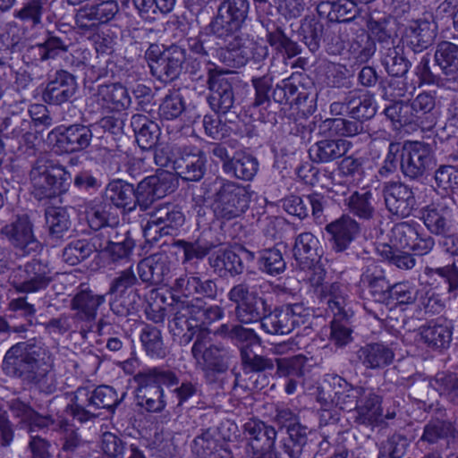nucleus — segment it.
Listing matches in <instances>:
<instances>
[{
	"instance_id": "1",
	"label": "nucleus",
	"mask_w": 458,
	"mask_h": 458,
	"mask_svg": "<svg viewBox=\"0 0 458 458\" xmlns=\"http://www.w3.org/2000/svg\"><path fill=\"white\" fill-rule=\"evenodd\" d=\"M173 290L184 297L195 296L191 300L173 297L169 304L170 319L168 328L182 345L188 344L203 327L223 318V310L216 305H208L203 298L214 300L217 295L215 280H203L197 274H186L175 279Z\"/></svg>"
},
{
	"instance_id": "2",
	"label": "nucleus",
	"mask_w": 458,
	"mask_h": 458,
	"mask_svg": "<svg viewBox=\"0 0 458 458\" xmlns=\"http://www.w3.org/2000/svg\"><path fill=\"white\" fill-rule=\"evenodd\" d=\"M2 369L6 376L34 386L42 393L50 394L57 389L54 360L36 344L21 342L13 345L4 357Z\"/></svg>"
},
{
	"instance_id": "3",
	"label": "nucleus",
	"mask_w": 458,
	"mask_h": 458,
	"mask_svg": "<svg viewBox=\"0 0 458 458\" xmlns=\"http://www.w3.org/2000/svg\"><path fill=\"white\" fill-rule=\"evenodd\" d=\"M31 194L38 200L55 199L66 193L72 183L67 169L52 160L38 158L30 172Z\"/></svg>"
},
{
	"instance_id": "4",
	"label": "nucleus",
	"mask_w": 458,
	"mask_h": 458,
	"mask_svg": "<svg viewBox=\"0 0 458 458\" xmlns=\"http://www.w3.org/2000/svg\"><path fill=\"white\" fill-rule=\"evenodd\" d=\"M137 380L138 404L148 412H160L165 407L162 386L170 387L179 383L176 374L163 367H155L139 373Z\"/></svg>"
},
{
	"instance_id": "5",
	"label": "nucleus",
	"mask_w": 458,
	"mask_h": 458,
	"mask_svg": "<svg viewBox=\"0 0 458 458\" xmlns=\"http://www.w3.org/2000/svg\"><path fill=\"white\" fill-rule=\"evenodd\" d=\"M213 185L216 187L213 205L216 216L231 220L249 208L250 195L246 187L220 177L214 180Z\"/></svg>"
},
{
	"instance_id": "6",
	"label": "nucleus",
	"mask_w": 458,
	"mask_h": 458,
	"mask_svg": "<svg viewBox=\"0 0 458 458\" xmlns=\"http://www.w3.org/2000/svg\"><path fill=\"white\" fill-rule=\"evenodd\" d=\"M148 215L149 218L143 227V233L152 241H157L162 236L177 235L185 223L182 207L172 202L154 206Z\"/></svg>"
},
{
	"instance_id": "7",
	"label": "nucleus",
	"mask_w": 458,
	"mask_h": 458,
	"mask_svg": "<svg viewBox=\"0 0 458 458\" xmlns=\"http://www.w3.org/2000/svg\"><path fill=\"white\" fill-rule=\"evenodd\" d=\"M249 10V0H223L208 26L209 33L223 40L233 37L242 29Z\"/></svg>"
},
{
	"instance_id": "8",
	"label": "nucleus",
	"mask_w": 458,
	"mask_h": 458,
	"mask_svg": "<svg viewBox=\"0 0 458 458\" xmlns=\"http://www.w3.org/2000/svg\"><path fill=\"white\" fill-rule=\"evenodd\" d=\"M196 364L204 372L207 380L213 381L216 374L225 373L234 355L228 349L210 344L208 339L199 334L191 348Z\"/></svg>"
},
{
	"instance_id": "9",
	"label": "nucleus",
	"mask_w": 458,
	"mask_h": 458,
	"mask_svg": "<svg viewBox=\"0 0 458 458\" xmlns=\"http://www.w3.org/2000/svg\"><path fill=\"white\" fill-rule=\"evenodd\" d=\"M227 298L236 304L234 313L237 321L241 324L260 322L267 310V300L259 296L258 292L245 281L233 285L229 290Z\"/></svg>"
},
{
	"instance_id": "10",
	"label": "nucleus",
	"mask_w": 458,
	"mask_h": 458,
	"mask_svg": "<svg viewBox=\"0 0 458 458\" xmlns=\"http://www.w3.org/2000/svg\"><path fill=\"white\" fill-rule=\"evenodd\" d=\"M53 279L48 262L34 259L14 269L9 280L17 293H33L47 289Z\"/></svg>"
},
{
	"instance_id": "11",
	"label": "nucleus",
	"mask_w": 458,
	"mask_h": 458,
	"mask_svg": "<svg viewBox=\"0 0 458 458\" xmlns=\"http://www.w3.org/2000/svg\"><path fill=\"white\" fill-rule=\"evenodd\" d=\"M247 438L245 453L248 458H276L277 431L275 427L259 419H250L243 425Z\"/></svg>"
},
{
	"instance_id": "12",
	"label": "nucleus",
	"mask_w": 458,
	"mask_h": 458,
	"mask_svg": "<svg viewBox=\"0 0 458 458\" xmlns=\"http://www.w3.org/2000/svg\"><path fill=\"white\" fill-rule=\"evenodd\" d=\"M0 234L22 256L40 250L41 244L34 233V224L28 214H18L0 229Z\"/></svg>"
},
{
	"instance_id": "13",
	"label": "nucleus",
	"mask_w": 458,
	"mask_h": 458,
	"mask_svg": "<svg viewBox=\"0 0 458 458\" xmlns=\"http://www.w3.org/2000/svg\"><path fill=\"white\" fill-rule=\"evenodd\" d=\"M210 154L222 163L223 172L233 178L250 181L259 169L256 157L244 152L231 153L225 143L211 145Z\"/></svg>"
},
{
	"instance_id": "14",
	"label": "nucleus",
	"mask_w": 458,
	"mask_h": 458,
	"mask_svg": "<svg viewBox=\"0 0 458 458\" xmlns=\"http://www.w3.org/2000/svg\"><path fill=\"white\" fill-rule=\"evenodd\" d=\"M222 51L224 62L233 68L242 67L250 60L259 63L268 55L267 46L258 43L247 35L235 36Z\"/></svg>"
},
{
	"instance_id": "15",
	"label": "nucleus",
	"mask_w": 458,
	"mask_h": 458,
	"mask_svg": "<svg viewBox=\"0 0 458 458\" xmlns=\"http://www.w3.org/2000/svg\"><path fill=\"white\" fill-rule=\"evenodd\" d=\"M432 165L433 152L429 144L411 141L402 145L401 172L405 177L419 179Z\"/></svg>"
},
{
	"instance_id": "16",
	"label": "nucleus",
	"mask_w": 458,
	"mask_h": 458,
	"mask_svg": "<svg viewBox=\"0 0 458 458\" xmlns=\"http://www.w3.org/2000/svg\"><path fill=\"white\" fill-rule=\"evenodd\" d=\"M174 191L172 176L166 173L151 175L141 180L134 187L135 208L142 212L153 209L154 203Z\"/></svg>"
},
{
	"instance_id": "17",
	"label": "nucleus",
	"mask_w": 458,
	"mask_h": 458,
	"mask_svg": "<svg viewBox=\"0 0 458 458\" xmlns=\"http://www.w3.org/2000/svg\"><path fill=\"white\" fill-rule=\"evenodd\" d=\"M174 171L184 181L198 182L206 173L207 157L197 147L182 145L174 149Z\"/></svg>"
},
{
	"instance_id": "18",
	"label": "nucleus",
	"mask_w": 458,
	"mask_h": 458,
	"mask_svg": "<svg viewBox=\"0 0 458 458\" xmlns=\"http://www.w3.org/2000/svg\"><path fill=\"white\" fill-rule=\"evenodd\" d=\"M207 83L209 89L208 102L215 113L225 114L234 108L235 97L233 85L221 72L209 68Z\"/></svg>"
},
{
	"instance_id": "19",
	"label": "nucleus",
	"mask_w": 458,
	"mask_h": 458,
	"mask_svg": "<svg viewBox=\"0 0 458 458\" xmlns=\"http://www.w3.org/2000/svg\"><path fill=\"white\" fill-rule=\"evenodd\" d=\"M382 195L388 212L398 217L409 216L416 206L414 192L401 182H387L382 186Z\"/></svg>"
},
{
	"instance_id": "20",
	"label": "nucleus",
	"mask_w": 458,
	"mask_h": 458,
	"mask_svg": "<svg viewBox=\"0 0 458 458\" xmlns=\"http://www.w3.org/2000/svg\"><path fill=\"white\" fill-rule=\"evenodd\" d=\"M50 135L55 136L54 147L60 153L82 151L90 145L93 137L90 128L81 123L60 126Z\"/></svg>"
},
{
	"instance_id": "21",
	"label": "nucleus",
	"mask_w": 458,
	"mask_h": 458,
	"mask_svg": "<svg viewBox=\"0 0 458 458\" xmlns=\"http://www.w3.org/2000/svg\"><path fill=\"white\" fill-rule=\"evenodd\" d=\"M72 45L71 39L64 33L56 35L47 32L42 43L30 46L27 48L23 58L27 63L38 64L48 60H54L69 51Z\"/></svg>"
},
{
	"instance_id": "22",
	"label": "nucleus",
	"mask_w": 458,
	"mask_h": 458,
	"mask_svg": "<svg viewBox=\"0 0 458 458\" xmlns=\"http://www.w3.org/2000/svg\"><path fill=\"white\" fill-rule=\"evenodd\" d=\"M286 433L287 437H283L277 445L276 458H301L314 445L315 433L301 423L292 427Z\"/></svg>"
},
{
	"instance_id": "23",
	"label": "nucleus",
	"mask_w": 458,
	"mask_h": 458,
	"mask_svg": "<svg viewBox=\"0 0 458 458\" xmlns=\"http://www.w3.org/2000/svg\"><path fill=\"white\" fill-rule=\"evenodd\" d=\"M360 285L374 301L389 304L391 284L377 263L372 261L362 269Z\"/></svg>"
},
{
	"instance_id": "24",
	"label": "nucleus",
	"mask_w": 458,
	"mask_h": 458,
	"mask_svg": "<svg viewBox=\"0 0 458 458\" xmlns=\"http://www.w3.org/2000/svg\"><path fill=\"white\" fill-rule=\"evenodd\" d=\"M434 59L443 75V87L458 91V45L449 41L438 43Z\"/></svg>"
},
{
	"instance_id": "25",
	"label": "nucleus",
	"mask_w": 458,
	"mask_h": 458,
	"mask_svg": "<svg viewBox=\"0 0 458 458\" xmlns=\"http://www.w3.org/2000/svg\"><path fill=\"white\" fill-rule=\"evenodd\" d=\"M186 60V50L172 45L162 52L157 63L152 65V75L162 82H171L181 74Z\"/></svg>"
},
{
	"instance_id": "26",
	"label": "nucleus",
	"mask_w": 458,
	"mask_h": 458,
	"mask_svg": "<svg viewBox=\"0 0 458 458\" xmlns=\"http://www.w3.org/2000/svg\"><path fill=\"white\" fill-rule=\"evenodd\" d=\"M437 26L433 20L427 18L413 21L406 29L403 44L414 53H421L435 41Z\"/></svg>"
},
{
	"instance_id": "27",
	"label": "nucleus",
	"mask_w": 458,
	"mask_h": 458,
	"mask_svg": "<svg viewBox=\"0 0 458 458\" xmlns=\"http://www.w3.org/2000/svg\"><path fill=\"white\" fill-rule=\"evenodd\" d=\"M140 279L146 284H166L171 277V261L165 253H154L141 259L137 266Z\"/></svg>"
},
{
	"instance_id": "28",
	"label": "nucleus",
	"mask_w": 458,
	"mask_h": 458,
	"mask_svg": "<svg viewBox=\"0 0 458 458\" xmlns=\"http://www.w3.org/2000/svg\"><path fill=\"white\" fill-rule=\"evenodd\" d=\"M325 229L329 234L332 250L335 252L346 250L360 231L359 223L346 215L329 223Z\"/></svg>"
},
{
	"instance_id": "29",
	"label": "nucleus",
	"mask_w": 458,
	"mask_h": 458,
	"mask_svg": "<svg viewBox=\"0 0 458 458\" xmlns=\"http://www.w3.org/2000/svg\"><path fill=\"white\" fill-rule=\"evenodd\" d=\"M329 387L335 393V405L342 411L353 412L368 387L354 386L338 375L328 379Z\"/></svg>"
},
{
	"instance_id": "30",
	"label": "nucleus",
	"mask_w": 458,
	"mask_h": 458,
	"mask_svg": "<svg viewBox=\"0 0 458 458\" xmlns=\"http://www.w3.org/2000/svg\"><path fill=\"white\" fill-rule=\"evenodd\" d=\"M98 405L95 387L80 386L74 392L72 403L66 411L80 422H86L98 416Z\"/></svg>"
},
{
	"instance_id": "31",
	"label": "nucleus",
	"mask_w": 458,
	"mask_h": 458,
	"mask_svg": "<svg viewBox=\"0 0 458 458\" xmlns=\"http://www.w3.org/2000/svg\"><path fill=\"white\" fill-rule=\"evenodd\" d=\"M77 89L75 77L64 70L56 72L43 93L46 101L53 105H61L73 97Z\"/></svg>"
},
{
	"instance_id": "32",
	"label": "nucleus",
	"mask_w": 458,
	"mask_h": 458,
	"mask_svg": "<svg viewBox=\"0 0 458 458\" xmlns=\"http://www.w3.org/2000/svg\"><path fill=\"white\" fill-rule=\"evenodd\" d=\"M382 398L373 388L368 387L355 409L353 420L358 425H377L382 420Z\"/></svg>"
},
{
	"instance_id": "33",
	"label": "nucleus",
	"mask_w": 458,
	"mask_h": 458,
	"mask_svg": "<svg viewBox=\"0 0 458 458\" xmlns=\"http://www.w3.org/2000/svg\"><path fill=\"white\" fill-rule=\"evenodd\" d=\"M105 302V294L96 293L81 285L71 301V309L77 311L80 318L90 322L96 319L98 308Z\"/></svg>"
},
{
	"instance_id": "34",
	"label": "nucleus",
	"mask_w": 458,
	"mask_h": 458,
	"mask_svg": "<svg viewBox=\"0 0 458 458\" xmlns=\"http://www.w3.org/2000/svg\"><path fill=\"white\" fill-rule=\"evenodd\" d=\"M91 98L101 107L115 111L125 110L130 107L131 103L127 89L120 83L98 86Z\"/></svg>"
},
{
	"instance_id": "35",
	"label": "nucleus",
	"mask_w": 458,
	"mask_h": 458,
	"mask_svg": "<svg viewBox=\"0 0 458 458\" xmlns=\"http://www.w3.org/2000/svg\"><path fill=\"white\" fill-rule=\"evenodd\" d=\"M317 11L330 21L349 22L360 13L361 7L352 0H320Z\"/></svg>"
},
{
	"instance_id": "36",
	"label": "nucleus",
	"mask_w": 458,
	"mask_h": 458,
	"mask_svg": "<svg viewBox=\"0 0 458 458\" xmlns=\"http://www.w3.org/2000/svg\"><path fill=\"white\" fill-rule=\"evenodd\" d=\"M260 22L267 31V41L276 51L285 54L290 58L301 53V47L284 33L281 24L267 17L260 18Z\"/></svg>"
},
{
	"instance_id": "37",
	"label": "nucleus",
	"mask_w": 458,
	"mask_h": 458,
	"mask_svg": "<svg viewBox=\"0 0 458 458\" xmlns=\"http://www.w3.org/2000/svg\"><path fill=\"white\" fill-rule=\"evenodd\" d=\"M351 145L344 139H324L310 146L309 156L314 163H330L344 157Z\"/></svg>"
},
{
	"instance_id": "38",
	"label": "nucleus",
	"mask_w": 458,
	"mask_h": 458,
	"mask_svg": "<svg viewBox=\"0 0 458 458\" xmlns=\"http://www.w3.org/2000/svg\"><path fill=\"white\" fill-rule=\"evenodd\" d=\"M416 390L422 392L437 391L441 395L446 396L452 403L458 404V375L438 373L434 379L422 380L411 389V394L416 395Z\"/></svg>"
},
{
	"instance_id": "39",
	"label": "nucleus",
	"mask_w": 458,
	"mask_h": 458,
	"mask_svg": "<svg viewBox=\"0 0 458 458\" xmlns=\"http://www.w3.org/2000/svg\"><path fill=\"white\" fill-rule=\"evenodd\" d=\"M320 135L328 137H354L365 132V125L354 118H327L318 126Z\"/></svg>"
},
{
	"instance_id": "40",
	"label": "nucleus",
	"mask_w": 458,
	"mask_h": 458,
	"mask_svg": "<svg viewBox=\"0 0 458 458\" xmlns=\"http://www.w3.org/2000/svg\"><path fill=\"white\" fill-rule=\"evenodd\" d=\"M417 120V126L429 130L437 123L436 95L431 92H421L410 100Z\"/></svg>"
},
{
	"instance_id": "41",
	"label": "nucleus",
	"mask_w": 458,
	"mask_h": 458,
	"mask_svg": "<svg viewBox=\"0 0 458 458\" xmlns=\"http://www.w3.org/2000/svg\"><path fill=\"white\" fill-rule=\"evenodd\" d=\"M105 198L111 204L125 212H131L135 208V191L133 184L123 180H113L106 187Z\"/></svg>"
},
{
	"instance_id": "42",
	"label": "nucleus",
	"mask_w": 458,
	"mask_h": 458,
	"mask_svg": "<svg viewBox=\"0 0 458 458\" xmlns=\"http://www.w3.org/2000/svg\"><path fill=\"white\" fill-rule=\"evenodd\" d=\"M208 262L214 272L221 277L227 275L235 276L244 270L242 258L231 249L218 250L208 258Z\"/></svg>"
},
{
	"instance_id": "43",
	"label": "nucleus",
	"mask_w": 458,
	"mask_h": 458,
	"mask_svg": "<svg viewBox=\"0 0 458 458\" xmlns=\"http://www.w3.org/2000/svg\"><path fill=\"white\" fill-rule=\"evenodd\" d=\"M131 125L135 134L136 141L143 150L152 149L157 143L160 129L157 123L149 120L144 114H133Z\"/></svg>"
},
{
	"instance_id": "44",
	"label": "nucleus",
	"mask_w": 458,
	"mask_h": 458,
	"mask_svg": "<svg viewBox=\"0 0 458 458\" xmlns=\"http://www.w3.org/2000/svg\"><path fill=\"white\" fill-rule=\"evenodd\" d=\"M420 337L423 342L434 350H443L450 345L452 329L445 319H437L420 327Z\"/></svg>"
},
{
	"instance_id": "45",
	"label": "nucleus",
	"mask_w": 458,
	"mask_h": 458,
	"mask_svg": "<svg viewBox=\"0 0 458 458\" xmlns=\"http://www.w3.org/2000/svg\"><path fill=\"white\" fill-rule=\"evenodd\" d=\"M357 358L366 369H376L389 365L394 360V352L386 345L375 343L360 347Z\"/></svg>"
},
{
	"instance_id": "46",
	"label": "nucleus",
	"mask_w": 458,
	"mask_h": 458,
	"mask_svg": "<svg viewBox=\"0 0 458 458\" xmlns=\"http://www.w3.org/2000/svg\"><path fill=\"white\" fill-rule=\"evenodd\" d=\"M319 250V241L313 233L304 232L295 237L293 253L299 264L306 266L312 264L320 257Z\"/></svg>"
},
{
	"instance_id": "47",
	"label": "nucleus",
	"mask_w": 458,
	"mask_h": 458,
	"mask_svg": "<svg viewBox=\"0 0 458 458\" xmlns=\"http://www.w3.org/2000/svg\"><path fill=\"white\" fill-rule=\"evenodd\" d=\"M47 11L48 0H23L21 7L14 11L13 17L30 29H36L42 25Z\"/></svg>"
},
{
	"instance_id": "48",
	"label": "nucleus",
	"mask_w": 458,
	"mask_h": 458,
	"mask_svg": "<svg viewBox=\"0 0 458 458\" xmlns=\"http://www.w3.org/2000/svg\"><path fill=\"white\" fill-rule=\"evenodd\" d=\"M219 334L228 338L233 344L239 347L240 356L242 348H249L260 343V338L254 329L244 327L242 324H223L218 329Z\"/></svg>"
},
{
	"instance_id": "49",
	"label": "nucleus",
	"mask_w": 458,
	"mask_h": 458,
	"mask_svg": "<svg viewBox=\"0 0 458 458\" xmlns=\"http://www.w3.org/2000/svg\"><path fill=\"white\" fill-rule=\"evenodd\" d=\"M261 329L268 335H287L292 332L284 305L271 310L267 306L260 321Z\"/></svg>"
},
{
	"instance_id": "50",
	"label": "nucleus",
	"mask_w": 458,
	"mask_h": 458,
	"mask_svg": "<svg viewBox=\"0 0 458 458\" xmlns=\"http://www.w3.org/2000/svg\"><path fill=\"white\" fill-rule=\"evenodd\" d=\"M350 116L365 125L377 113L374 99L369 94H360V90L351 91Z\"/></svg>"
},
{
	"instance_id": "51",
	"label": "nucleus",
	"mask_w": 458,
	"mask_h": 458,
	"mask_svg": "<svg viewBox=\"0 0 458 458\" xmlns=\"http://www.w3.org/2000/svg\"><path fill=\"white\" fill-rule=\"evenodd\" d=\"M345 201L350 213L360 219L370 220L376 214L373 195L369 191H355Z\"/></svg>"
},
{
	"instance_id": "52",
	"label": "nucleus",
	"mask_w": 458,
	"mask_h": 458,
	"mask_svg": "<svg viewBox=\"0 0 458 458\" xmlns=\"http://www.w3.org/2000/svg\"><path fill=\"white\" fill-rule=\"evenodd\" d=\"M258 264L263 273L272 276L282 274L286 268V262L278 245L261 250L259 252Z\"/></svg>"
},
{
	"instance_id": "53",
	"label": "nucleus",
	"mask_w": 458,
	"mask_h": 458,
	"mask_svg": "<svg viewBox=\"0 0 458 458\" xmlns=\"http://www.w3.org/2000/svg\"><path fill=\"white\" fill-rule=\"evenodd\" d=\"M140 340L147 355L163 359L166 355L161 330L151 325H145L140 335Z\"/></svg>"
},
{
	"instance_id": "54",
	"label": "nucleus",
	"mask_w": 458,
	"mask_h": 458,
	"mask_svg": "<svg viewBox=\"0 0 458 458\" xmlns=\"http://www.w3.org/2000/svg\"><path fill=\"white\" fill-rule=\"evenodd\" d=\"M421 215L425 225L431 233L440 235L447 233L449 212L446 208L432 204L424 208Z\"/></svg>"
},
{
	"instance_id": "55",
	"label": "nucleus",
	"mask_w": 458,
	"mask_h": 458,
	"mask_svg": "<svg viewBox=\"0 0 458 458\" xmlns=\"http://www.w3.org/2000/svg\"><path fill=\"white\" fill-rule=\"evenodd\" d=\"M45 216L50 239L62 240L68 233L72 225L67 211L60 208H52L46 210Z\"/></svg>"
},
{
	"instance_id": "56",
	"label": "nucleus",
	"mask_w": 458,
	"mask_h": 458,
	"mask_svg": "<svg viewBox=\"0 0 458 458\" xmlns=\"http://www.w3.org/2000/svg\"><path fill=\"white\" fill-rule=\"evenodd\" d=\"M173 246L182 250V264L202 260L214 248L213 243L200 239H197L191 242L186 240H177L174 242Z\"/></svg>"
},
{
	"instance_id": "57",
	"label": "nucleus",
	"mask_w": 458,
	"mask_h": 458,
	"mask_svg": "<svg viewBox=\"0 0 458 458\" xmlns=\"http://www.w3.org/2000/svg\"><path fill=\"white\" fill-rule=\"evenodd\" d=\"M381 64L390 76H404L411 67V62L395 47H388L382 52Z\"/></svg>"
},
{
	"instance_id": "58",
	"label": "nucleus",
	"mask_w": 458,
	"mask_h": 458,
	"mask_svg": "<svg viewBox=\"0 0 458 458\" xmlns=\"http://www.w3.org/2000/svg\"><path fill=\"white\" fill-rule=\"evenodd\" d=\"M299 33L301 37V41L312 53H315L320 47L324 33V24L316 18L306 17L301 21Z\"/></svg>"
},
{
	"instance_id": "59",
	"label": "nucleus",
	"mask_w": 458,
	"mask_h": 458,
	"mask_svg": "<svg viewBox=\"0 0 458 458\" xmlns=\"http://www.w3.org/2000/svg\"><path fill=\"white\" fill-rule=\"evenodd\" d=\"M384 114L394 124L400 127L411 124L417 125V120L410 101H394L385 108Z\"/></svg>"
},
{
	"instance_id": "60",
	"label": "nucleus",
	"mask_w": 458,
	"mask_h": 458,
	"mask_svg": "<svg viewBox=\"0 0 458 458\" xmlns=\"http://www.w3.org/2000/svg\"><path fill=\"white\" fill-rule=\"evenodd\" d=\"M18 109V106H14L3 123L4 130L13 138H20L32 127L30 114L23 108Z\"/></svg>"
},
{
	"instance_id": "61",
	"label": "nucleus",
	"mask_w": 458,
	"mask_h": 458,
	"mask_svg": "<svg viewBox=\"0 0 458 458\" xmlns=\"http://www.w3.org/2000/svg\"><path fill=\"white\" fill-rule=\"evenodd\" d=\"M138 284L132 266L119 271L110 283L107 294L124 296L125 294L137 293L132 287Z\"/></svg>"
},
{
	"instance_id": "62",
	"label": "nucleus",
	"mask_w": 458,
	"mask_h": 458,
	"mask_svg": "<svg viewBox=\"0 0 458 458\" xmlns=\"http://www.w3.org/2000/svg\"><path fill=\"white\" fill-rule=\"evenodd\" d=\"M454 428L451 422L434 420L425 425L423 434L420 440L434 445L442 440H447L449 437L454 436Z\"/></svg>"
},
{
	"instance_id": "63",
	"label": "nucleus",
	"mask_w": 458,
	"mask_h": 458,
	"mask_svg": "<svg viewBox=\"0 0 458 458\" xmlns=\"http://www.w3.org/2000/svg\"><path fill=\"white\" fill-rule=\"evenodd\" d=\"M185 101L179 90H174L167 94L159 106L158 114L164 120H174L182 115L185 111Z\"/></svg>"
},
{
	"instance_id": "64",
	"label": "nucleus",
	"mask_w": 458,
	"mask_h": 458,
	"mask_svg": "<svg viewBox=\"0 0 458 458\" xmlns=\"http://www.w3.org/2000/svg\"><path fill=\"white\" fill-rule=\"evenodd\" d=\"M191 448L199 458H219L220 456L217 441L209 429L194 438Z\"/></svg>"
}]
</instances>
